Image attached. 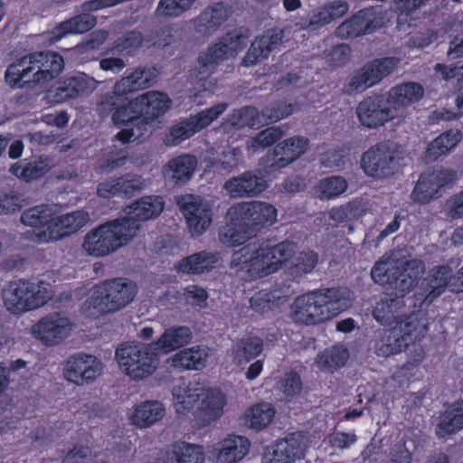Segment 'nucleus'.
Returning <instances> with one entry per match:
<instances>
[{
  "label": "nucleus",
  "instance_id": "1",
  "mask_svg": "<svg viewBox=\"0 0 463 463\" xmlns=\"http://www.w3.org/2000/svg\"><path fill=\"white\" fill-rule=\"evenodd\" d=\"M64 69L63 58L52 52H33L8 66L5 81L13 88L45 85L58 77Z\"/></svg>",
  "mask_w": 463,
  "mask_h": 463
},
{
  "label": "nucleus",
  "instance_id": "2",
  "mask_svg": "<svg viewBox=\"0 0 463 463\" xmlns=\"http://www.w3.org/2000/svg\"><path fill=\"white\" fill-rule=\"evenodd\" d=\"M138 230L132 219H115L87 232L82 248L90 256H109L131 241Z\"/></svg>",
  "mask_w": 463,
  "mask_h": 463
},
{
  "label": "nucleus",
  "instance_id": "3",
  "mask_svg": "<svg viewBox=\"0 0 463 463\" xmlns=\"http://www.w3.org/2000/svg\"><path fill=\"white\" fill-rule=\"evenodd\" d=\"M246 44L244 35L237 30L226 33L218 43L208 47L199 54L194 74L197 81L191 90L192 97L196 98L202 92L211 94L213 84L207 78L215 68L227 60L229 56L242 49Z\"/></svg>",
  "mask_w": 463,
  "mask_h": 463
},
{
  "label": "nucleus",
  "instance_id": "4",
  "mask_svg": "<svg viewBox=\"0 0 463 463\" xmlns=\"http://www.w3.org/2000/svg\"><path fill=\"white\" fill-rule=\"evenodd\" d=\"M137 293V285L125 278L108 279L98 285L84 302L87 316L96 317L118 311L129 305Z\"/></svg>",
  "mask_w": 463,
  "mask_h": 463
},
{
  "label": "nucleus",
  "instance_id": "5",
  "mask_svg": "<svg viewBox=\"0 0 463 463\" xmlns=\"http://www.w3.org/2000/svg\"><path fill=\"white\" fill-rule=\"evenodd\" d=\"M422 260L411 259L402 261L394 258L378 260L371 270L373 280L383 286H388L403 296L411 290L424 273Z\"/></svg>",
  "mask_w": 463,
  "mask_h": 463
},
{
  "label": "nucleus",
  "instance_id": "6",
  "mask_svg": "<svg viewBox=\"0 0 463 463\" xmlns=\"http://www.w3.org/2000/svg\"><path fill=\"white\" fill-rule=\"evenodd\" d=\"M158 76L155 67H137L128 75L118 80L112 92H108L100 97L97 104V111L102 117H108L116 110L117 107L128 99V95L150 88L154 85Z\"/></svg>",
  "mask_w": 463,
  "mask_h": 463
},
{
  "label": "nucleus",
  "instance_id": "7",
  "mask_svg": "<svg viewBox=\"0 0 463 463\" xmlns=\"http://www.w3.org/2000/svg\"><path fill=\"white\" fill-rule=\"evenodd\" d=\"M153 343L126 342L116 350L120 368L133 380H143L156 369L158 359Z\"/></svg>",
  "mask_w": 463,
  "mask_h": 463
},
{
  "label": "nucleus",
  "instance_id": "8",
  "mask_svg": "<svg viewBox=\"0 0 463 463\" xmlns=\"http://www.w3.org/2000/svg\"><path fill=\"white\" fill-rule=\"evenodd\" d=\"M264 243L252 242L234 251L230 267L244 279L266 277L276 272Z\"/></svg>",
  "mask_w": 463,
  "mask_h": 463
},
{
  "label": "nucleus",
  "instance_id": "9",
  "mask_svg": "<svg viewBox=\"0 0 463 463\" xmlns=\"http://www.w3.org/2000/svg\"><path fill=\"white\" fill-rule=\"evenodd\" d=\"M46 288L28 281H13L3 290L6 308L12 313H22L44 305L49 299Z\"/></svg>",
  "mask_w": 463,
  "mask_h": 463
},
{
  "label": "nucleus",
  "instance_id": "10",
  "mask_svg": "<svg viewBox=\"0 0 463 463\" xmlns=\"http://www.w3.org/2000/svg\"><path fill=\"white\" fill-rule=\"evenodd\" d=\"M232 221L246 225L253 233L277 221V209L271 203L261 201L241 202L232 206L227 213Z\"/></svg>",
  "mask_w": 463,
  "mask_h": 463
},
{
  "label": "nucleus",
  "instance_id": "11",
  "mask_svg": "<svg viewBox=\"0 0 463 463\" xmlns=\"http://www.w3.org/2000/svg\"><path fill=\"white\" fill-rule=\"evenodd\" d=\"M401 158V152L395 144L382 142L364 153L362 167L369 176L384 178L394 173Z\"/></svg>",
  "mask_w": 463,
  "mask_h": 463
},
{
  "label": "nucleus",
  "instance_id": "12",
  "mask_svg": "<svg viewBox=\"0 0 463 463\" xmlns=\"http://www.w3.org/2000/svg\"><path fill=\"white\" fill-rule=\"evenodd\" d=\"M307 295L322 323L336 317L351 305L350 292L346 288H321Z\"/></svg>",
  "mask_w": 463,
  "mask_h": 463
},
{
  "label": "nucleus",
  "instance_id": "13",
  "mask_svg": "<svg viewBox=\"0 0 463 463\" xmlns=\"http://www.w3.org/2000/svg\"><path fill=\"white\" fill-rule=\"evenodd\" d=\"M359 122L367 128H377L395 118L394 109L383 95L365 97L356 107Z\"/></svg>",
  "mask_w": 463,
  "mask_h": 463
},
{
  "label": "nucleus",
  "instance_id": "14",
  "mask_svg": "<svg viewBox=\"0 0 463 463\" xmlns=\"http://www.w3.org/2000/svg\"><path fill=\"white\" fill-rule=\"evenodd\" d=\"M226 109V103H219L174 126L171 128L166 144L170 146L180 144L184 139L189 138L196 132L209 126L214 119L222 115Z\"/></svg>",
  "mask_w": 463,
  "mask_h": 463
},
{
  "label": "nucleus",
  "instance_id": "15",
  "mask_svg": "<svg viewBox=\"0 0 463 463\" xmlns=\"http://www.w3.org/2000/svg\"><path fill=\"white\" fill-rule=\"evenodd\" d=\"M177 204L185 217L193 236L203 234L212 222L209 205L200 196L185 194L177 199Z\"/></svg>",
  "mask_w": 463,
  "mask_h": 463
},
{
  "label": "nucleus",
  "instance_id": "16",
  "mask_svg": "<svg viewBox=\"0 0 463 463\" xmlns=\"http://www.w3.org/2000/svg\"><path fill=\"white\" fill-rule=\"evenodd\" d=\"M383 16L374 7L358 11L348 20L343 22L335 30V34L341 38L357 37L369 34L382 27Z\"/></svg>",
  "mask_w": 463,
  "mask_h": 463
},
{
  "label": "nucleus",
  "instance_id": "17",
  "mask_svg": "<svg viewBox=\"0 0 463 463\" xmlns=\"http://www.w3.org/2000/svg\"><path fill=\"white\" fill-rule=\"evenodd\" d=\"M90 221V215L83 210L73 211L70 213L55 217L51 221L47 230L39 231L36 233L37 241L40 242H49L57 241L68 235H71Z\"/></svg>",
  "mask_w": 463,
  "mask_h": 463
},
{
  "label": "nucleus",
  "instance_id": "18",
  "mask_svg": "<svg viewBox=\"0 0 463 463\" xmlns=\"http://www.w3.org/2000/svg\"><path fill=\"white\" fill-rule=\"evenodd\" d=\"M101 372L102 364L95 356L78 353L68 358L63 375L67 381L83 385L94 381Z\"/></svg>",
  "mask_w": 463,
  "mask_h": 463
},
{
  "label": "nucleus",
  "instance_id": "19",
  "mask_svg": "<svg viewBox=\"0 0 463 463\" xmlns=\"http://www.w3.org/2000/svg\"><path fill=\"white\" fill-rule=\"evenodd\" d=\"M72 324L61 313L45 316L33 326V334L46 345L59 344L71 333Z\"/></svg>",
  "mask_w": 463,
  "mask_h": 463
},
{
  "label": "nucleus",
  "instance_id": "20",
  "mask_svg": "<svg viewBox=\"0 0 463 463\" xmlns=\"http://www.w3.org/2000/svg\"><path fill=\"white\" fill-rule=\"evenodd\" d=\"M349 10L345 1L335 0L313 9L298 23L300 29L317 31L331 22L343 17Z\"/></svg>",
  "mask_w": 463,
  "mask_h": 463
},
{
  "label": "nucleus",
  "instance_id": "21",
  "mask_svg": "<svg viewBox=\"0 0 463 463\" xmlns=\"http://www.w3.org/2000/svg\"><path fill=\"white\" fill-rule=\"evenodd\" d=\"M307 439L301 432L288 434L277 441L272 453L266 458L264 463H294L305 456Z\"/></svg>",
  "mask_w": 463,
  "mask_h": 463
},
{
  "label": "nucleus",
  "instance_id": "22",
  "mask_svg": "<svg viewBox=\"0 0 463 463\" xmlns=\"http://www.w3.org/2000/svg\"><path fill=\"white\" fill-rule=\"evenodd\" d=\"M455 179L451 170H436L420 175L411 198L417 203H426L432 199L444 185Z\"/></svg>",
  "mask_w": 463,
  "mask_h": 463
},
{
  "label": "nucleus",
  "instance_id": "23",
  "mask_svg": "<svg viewBox=\"0 0 463 463\" xmlns=\"http://www.w3.org/2000/svg\"><path fill=\"white\" fill-rule=\"evenodd\" d=\"M308 139L304 137H292L279 143L269 156L271 170L283 168L299 158L307 149Z\"/></svg>",
  "mask_w": 463,
  "mask_h": 463
},
{
  "label": "nucleus",
  "instance_id": "24",
  "mask_svg": "<svg viewBox=\"0 0 463 463\" xmlns=\"http://www.w3.org/2000/svg\"><path fill=\"white\" fill-rule=\"evenodd\" d=\"M195 419L200 426L204 427L222 416L226 399L221 391L205 387H203V395H201Z\"/></svg>",
  "mask_w": 463,
  "mask_h": 463
},
{
  "label": "nucleus",
  "instance_id": "25",
  "mask_svg": "<svg viewBox=\"0 0 463 463\" xmlns=\"http://www.w3.org/2000/svg\"><path fill=\"white\" fill-rule=\"evenodd\" d=\"M223 188L233 198L253 197L266 188L264 178L252 171H246L224 183Z\"/></svg>",
  "mask_w": 463,
  "mask_h": 463
},
{
  "label": "nucleus",
  "instance_id": "26",
  "mask_svg": "<svg viewBox=\"0 0 463 463\" xmlns=\"http://www.w3.org/2000/svg\"><path fill=\"white\" fill-rule=\"evenodd\" d=\"M231 9L222 3L205 7L194 20V30L203 36H210L229 18Z\"/></svg>",
  "mask_w": 463,
  "mask_h": 463
},
{
  "label": "nucleus",
  "instance_id": "27",
  "mask_svg": "<svg viewBox=\"0 0 463 463\" xmlns=\"http://www.w3.org/2000/svg\"><path fill=\"white\" fill-rule=\"evenodd\" d=\"M197 166L194 156L181 155L170 159L162 169L163 175L169 184L183 185L193 176Z\"/></svg>",
  "mask_w": 463,
  "mask_h": 463
},
{
  "label": "nucleus",
  "instance_id": "28",
  "mask_svg": "<svg viewBox=\"0 0 463 463\" xmlns=\"http://www.w3.org/2000/svg\"><path fill=\"white\" fill-rule=\"evenodd\" d=\"M424 94L423 87L417 82H406L392 88L388 91L387 100L394 109V117L400 115V110L421 99Z\"/></svg>",
  "mask_w": 463,
  "mask_h": 463
},
{
  "label": "nucleus",
  "instance_id": "29",
  "mask_svg": "<svg viewBox=\"0 0 463 463\" xmlns=\"http://www.w3.org/2000/svg\"><path fill=\"white\" fill-rule=\"evenodd\" d=\"M171 100L168 96L159 91H147L137 96L131 100V106L139 108L141 116L146 118H156L165 114L169 107Z\"/></svg>",
  "mask_w": 463,
  "mask_h": 463
},
{
  "label": "nucleus",
  "instance_id": "30",
  "mask_svg": "<svg viewBox=\"0 0 463 463\" xmlns=\"http://www.w3.org/2000/svg\"><path fill=\"white\" fill-rule=\"evenodd\" d=\"M405 302L401 297L385 298L376 303L373 316L382 325L393 326L404 316Z\"/></svg>",
  "mask_w": 463,
  "mask_h": 463
},
{
  "label": "nucleus",
  "instance_id": "31",
  "mask_svg": "<svg viewBox=\"0 0 463 463\" xmlns=\"http://www.w3.org/2000/svg\"><path fill=\"white\" fill-rule=\"evenodd\" d=\"M383 79L379 72L375 71V66L372 61L350 76L344 84L342 90L348 95L361 93Z\"/></svg>",
  "mask_w": 463,
  "mask_h": 463
},
{
  "label": "nucleus",
  "instance_id": "32",
  "mask_svg": "<svg viewBox=\"0 0 463 463\" xmlns=\"http://www.w3.org/2000/svg\"><path fill=\"white\" fill-rule=\"evenodd\" d=\"M165 409L159 401H147L137 404L130 414V421L138 428H147L165 416Z\"/></svg>",
  "mask_w": 463,
  "mask_h": 463
},
{
  "label": "nucleus",
  "instance_id": "33",
  "mask_svg": "<svg viewBox=\"0 0 463 463\" xmlns=\"http://www.w3.org/2000/svg\"><path fill=\"white\" fill-rule=\"evenodd\" d=\"M407 345V339L404 335H400L399 329L393 326L378 333L374 343V350L378 356L387 357L400 353Z\"/></svg>",
  "mask_w": 463,
  "mask_h": 463
},
{
  "label": "nucleus",
  "instance_id": "34",
  "mask_svg": "<svg viewBox=\"0 0 463 463\" xmlns=\"http://www.w3.org/2000/svg\"><path fill=\"white\" fill-rule=\"evenodd\" d=\"M192 340V331L187 326H172L165 330L163 335L153 343L156 351L168 354L186 345Z\"/></svg>",
  "mask_w": 463,
  "mask_h": 463
},
{
  "label": "nucleus",
  "instance_id": "35",
  "mask_svg": "<svg viewBox=\"0 0 463 463\" xmlns=\"http://www.w3.org/2000/svg\"><path fill=\"white\" fill-rule=\"evenodd\" d=\"M203 385L195 382L182 383L173 388L172 394L178 413L194 407V403L203 395Z\"/></svg>",
  "mask_w": 463,
  "mask_h": 463
},
{
  "label": "nucleus",
  "instance_id": "36",
  "mask_svg": "<svg viewBox=\"0 0 463 463\" xmlns=\"http://www.w3.org/2000/svg\"><path fill=\"white\" fill-rule=\"evenodd\" d=\"M164 209V202L158 196H144L129 205V216L123 219H132L139 226V221H146L158 216Z\"/></svg>",
  "mask_w": 463,
  "mask_h": 463
},
{
  "label": "nucleus",
  "instance_id": "37",
  "mask_svg": "<svg viewBox=\"0 0 463 463\" xmlns=\"http://www.w3.org/2000/svg\"><path fill=\"white\" fill-rule=\"evenodd\" d=\"M250 441L241 436H231L222 442L217 463H236L249 452Z\"/></svg>",
  "mask_w": 463,
  "mask_h": 463
},
{
  "label": "nucleus",
  "instance_id": "38",
  "mask_svg": "<svg viewBox=\"0 0 463 463\" xmlns=\"http://www.w3.org/2000/svg\"><path fill=\"white\" fill-rule=\"evenodd\" d=\"M207 356L208 348L197 345L176 353L172 364L175 368L181 370H200L205 366Z\"/></svg>",
  "mask_w": 463,
  "mask_h": 463
},
{
  "label": "nucleus",
  "instance_id": "39",
  "mask_svg": "<svg viewBox=\"0 0 463 463\" xmlns=\"http://www.w3.org/2000/svg\"><path fill=\"white\" fill-rule=\"evenodd\" d=\"M461 133L457 129H450L440 134L432 140L425 152L427 162L436 161L439 156L448 154L460 141Z\"/></svg>",
  "mask_w": 463,
  "mask_h": 463
},
{
  "label": "nucleus",
  "instance_id": "40",
  "mask_svg": "<svg viewBox=\"0 0 463 463\" xmlns=\"http://www.w3.org/2000/svg\"><path fill=\"white\" fill-rule=\"evenodd\" d=\"M217 261L218 257L215 254L200 251L181 260L178 269L186 274H201L213 269Z\"/></svg>",
  "mask_w": 463,
  "mask_h": 463
},
{
  "label": "nucleus",
  "instance_id": "41",
  "mask_svg": "<svg viewBox=\"0 0 463 463\" xmlns=\"http://www.w3.org/2000/svg\"><path fill=\"white\" fill-rule=\"evenodd\" d=\"M451 269L449 266H438L432 269L428 279L423 304L430 305L440 296L447 288L451 278Z\"/></svg>",
  "mask_w": 463,
  "mask_h": 463
},
{
  "label": "nucleus",
  "instance_id": "42",
  "mask_svg": "<svg viewBox=\"0 0 463 463\" xmlns=\"http://www.w3.org/2000/svg\"><path fill=\"white\" fill-rule=\"evenodd\" d=\"M463 428V402L449 408L439 418L435 432L439 438H445Z\"/></svg>",
  "mask_w": 463,
  "mask_h": 463
},
{
  "label": "nucleus",
  "instance_id": "43",
  "mask_svg": "<svg viewBox=\"0 0 463 463\" xmlns=\"http://www.w3.org/2000/svg\"><path fill=\"white\" fill-rule=\"evenodd\" d=\"M53 163L49 157H40L37 160L27 163H16L10 168V172L26 181L37 179L44 175L52 167Z\"/></svg>",
  "mask_w": 463,
  "mask_h": 463
},
{
  "label": "nucleus",
  "instance_id": "44",
  "mask_svg": "<svg viewBox=\"0 0 463 463\" xmlns=\"http://www.w3.org/2000/svg\"><path fill=\"white\" fill-rule=\"evenodd\" d=\"M203 448L186 442H176L163 463H203Z\"/></svg>",
  "mask_w": 463,
  "mask_h": 463
},
{
  "label": "nucleus",
  "instance_id": "45",
  "mask_svg": "<svg viewBox=\"0 0 463 463\" xmlns=\"http://www.w3.org/2000/svg\"><path fill=\"white\" fill-rule=\"evenodd\" d=\"M399 329V333L413 340L419 339L424 335L429 327V318L422 312L413 313L410 316H403L398 325H394Z\"/></svg>",
  "mask_w": 463,
  "mask_h": 463
},
{
  "label": "nucleus",
  "instance_id": "46",
  "mask_svg": "<svg viewBox=\"0 0 463 463\" xmlns=\"http://www.w3.org/2000/svg\"><path fill=\"white\" fill-rule=\"evenodd\" d=\"M348 358L349 351L346 347L335 345L319 354L316 364L321 371L333 373L344 366Z\"/></svg>",
  "mask_w": 463,
  "mask_h": 463
},
{
  "label": "nucleus",
  "instance_id": "47",
  "mask_svg": "<svg viewBox=\"0 0 463 463\" xmlns=\"http://www.w3.org/2000/svg\"><path fill=\"white\" fill-rule=\"evenodd\" d=\"M226 223L219 230V241L229 247H235L243 244L253 235V232L249 231L245 224L238 221H232Z\"/></svg>",
  "mask_w": 463,
  "mask_h": 463
},
{
  "label": "nucleus",
  "instance_id": "48",
  "mask_svg": "<svg viewBox=\"0 0 463 463\" xmlns=\"http://www.w3.org/2000/svg\"><path fill=\"white\" fill-rule=\"evenodd\" d=\"M97 24V19L90 14L76 15L61 23L54 30L55 38L60 39L69 33H83L92 29Z\"/></svg>",
  "mask_w": 463,
  "mask_h": 463
},
{
  "label": "nucleus",
  "instance_id": "49",
  "mask_svg": "<svg viewBox=\"0 0 463 463\" xmlns=\"http://www.w3.org/2000/svg\"><path fill=\"white\" fill-rule=\"evenodd\" d=\"M292 318L296 323L317 325L322 323L318 312L311 303L307 294L298 297L294 302Z\"/></svg>",
  "mask_w": 463,
  "mask_h": 463
},
{
  "label": "nucleus",
  "instance_id": "50",
  "mask_svg": "<svg viewBox=\"0 0 463 463\" xmlns=\"http://www.w3.org/2000/svg\"><path fill=\"white\" fill-rule=\"evenodd\" d=\"M274 410L269 403H260L252 406L244 416V425L253 430L265 428L272 420Z\"/></svg>",
  "mask_w": 463,
  "mask_h": 463
},
{
  "label": "nucleus",
  "instance_id": "51",
  "mask_svg": "<svg viewBox=\"0 0 463 463\" xmlns=\"http://www.w3.org/2000/svg\"><path fill=\"white\" fill-rule=\"evenodd\" d=\"M263 349V342L259 337H247L240 340L233 348V360L238 364L248 363L258 356Z\"/></svg>",
  "mask_w": 463,
  "mask_h": 463
},
{
  "label": "nucleus",
  "instance_id": "52",
  "mask_svg": "<svg viewBox=\"0 0 463 463\" xmlns=\"http://www.w3.org/2000/svg\"><path fill=\"white\" fill-rule=\"evenodd\" d=\"M348 188L346 179L339 175L323 178L316 187L317 197L321 200H329L343 194Z\"/></svg>",
  "mask_w": 463,
  "mask_h": 463
},
{
  "label": "nucleus",
  "instance_id": "53",
  "mask_svg": "<svg viewBox=\"0 0 463 463\" xmlns=\"http://www.w3.org/2000/svg\"><path fill=\"white\" fill-rule=\"evenodd\" d=\"M242 152L239 147H224L213 162L218 172L232 173L242 163Z\"/></svg>",
  "mask_w": 463,
  "mask_h": 463
},
{
  "label": "nucleus",
  "instance_id": "54",
  "mask_svg": "<svg viewBox=\"0 0 463 463\" xmlns=\"http://www.w3.org/2000/svg\"><path fill=\"white\" fill-rule=\"evenodd\" d=\"M285 135L281 127H269L259 132L247 142V147L252 152H259L275 144Z\"/></svg>",
  "mask_w": 463,
  "mask_h": 463
},
{
  "label": "nucleus",
  "instance_id": "55",
  "mask_svg": "<svg viewBox=\"0 0 463 463\" xmlns=\"http://www.w3.org/2000/svg\"><path fill=\"white\" fill-rule=\"evenodd\" d=\"M52 210L48 205H37L24 211L21 215V222L32 227H44L47 230L52 221Z\"/></svg>",
  "mask_w": 463,
  "mask_h": 463
},
{
  "label": "nucleus",
  "instance_id": "56",
  "mask_svg": "<svg viewBox=\"0 0 463 463\" xmlns=\"http://www.w3.org/2000/svg\"><path fill=\"white\" fill-rule=\"evenodd\" d=\"M318 263V255L312 251L300 252L295 262L288 268V275L298 279L311 273Z\"/></svg>",
  "mask_w": 463,
  "mask_h": 463
},
{
  "label": "nucleus",
  "instance_id": "57",
  "mask_svg": "<svg viewBox=\"0 0 463 463\" xmlns=\"http://www.w3.org/2000/svg\"><path fill=\"white\" fill-rule=\"evenodd\" d=\"M266 249H269L271 262L276 265V271L282 268L296 253V244L291 241H284L276 245L264 243Z\"/></svg>",
  "mask_w": 463,
  "mask_h": 463
},
{
  "label": "nucleus",
  "instance_id": "58",
  "mask_svg": "<svg viewBox=\"0 0 463 463\" xmlns=\"http://www.w3.org/2000/svg\"><path fill=\"white\" fill-rule=\"evenodd\" d=\"M143 36L140 33L131 31L118 39L110 52L125 58L132 55L142 45Z\"/></svg>",
  "mask_w": 463,
  "mask_h": 463
},
{
  "label": "nucleus",
  "instance_id": "59",
  "mask_svg": "<svg viewBox=\"0 0 463 463\" xmlns=\"http://www.w3.org/2000/svg\"><path fill=\"white\" fill-rule=\"evenodd\" d=\"M231 123L238 128L243 127L260 128L261 125H264L261 113L260 114L258 110L252 107H245L234 111L232 115Z\"/></svg>",
  "mask_w": 463,
  "mask_h": 463
},
{
  "label": "nucleus",
  "instance_id": "60",
  "mask_svg": "<svg viewBox=\"0 0 463 463\" xmlns=\"http://www.w3.org/2000/svg\"><path fill=\"white\" fill-rule=\"evenodd\" d=\"M195 0H159L156 14L159 17H178L188 11Z\"/></svg>",
  "mask_w": 463,
  "mask_h": 463
},
{
  "label": "nucleus",
  "instance_id": "61",
  "mask_svg": "<svg viewBox=\"0 0 463 463\" xmlns=\"http://www.w3.org/2000/svg\"><path fill=\"white\" fill-rule=\"evenodd\" d=\"M118 179L119 196L132 197L140 194L146 186L145 179L137 175L127 174Z\"/></svg>",
  "mask_w": 463,
  "mask_h": 463
},
{
  "label": "nucleus",
  "instance_id": "62",
  "mask_svg": "<svg viewBox=\"0 0 463 463\" xmlns=\"http://www.w3.org/2000/svg\"><path fill=\"white\" fill-rule=\"evenodd\" d=\"M139 108L131 106V101L128 104H119L112 114V121L115 125L120 126L125 124L134 125L143 121L140 118Z\"/></svg>",
  "mask_w": 463,
  "mask_h": 463
},
{
  "label": "nucleus",
  "instance_id": "63",
  "mask_svg": "<svg viewBox=\"0 0 463 463\" xmlns=\"http://www.w3.org/2000/svg\"><path fill=\"white\" fill-rule=\"evenodd\" d=\"M294 105L278 101L265 108L261 112V118L264 125L270 122H277L295 112Z\"/></svg>",
  "mask_w": 463,
  "mask_h": 463
},
{
  "label": "nucleus",
  "instance_id": "64",
  "mask_svg": "<svg viewBox=\"0 0 463 463\" xmlns=\"http://www.w3.org/2000/svg\"><path fill=\"white\" fill-rule=\"evenodd\" d=\"M78 98L91 94L98 87L99 81L85 73H78L68 78Z\"/></svg>",
  "mask_w": 463,
  "mask_h": 463
}]
</instances>
